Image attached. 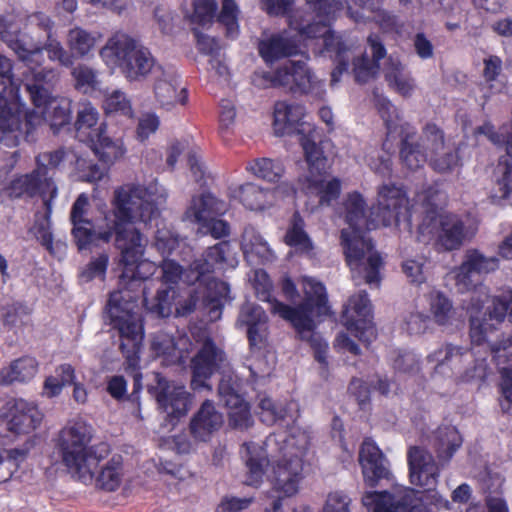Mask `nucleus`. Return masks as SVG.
Returning <instances> with one entry per match:
<instances>
[{
    "mask_svg": "<svg viewBox=\"0 0 512 512\" xmlns=\"http://www.w3.org/2000/svg\"><path fill=\"white\" fill-rule=\"evenodd\" d=\"M103 107L106 113H119L125 116L132 115L130 101L119 90H115L106 96Z\"/></svg>",
    "mask_w": 512,
    "mask_h": 512,
    "instance_id": "nucleus-64",
    "label": "nucleus"
},
{
    "mask_svg": "<svg viewBox=\"0 0 512 512\" xmlns=\"http://www.w3.org/2000/svg\"><path fill=\"white\" fill-rule=\"evenodd\" d=\"M75 126L78 138L87 143L106 130V125L99 123V112L91 103L81 104Z\"/></svg>",
    "mask_w": 512,
    "mask_h": 512,
    "instance_id": "nucleus-42",
    "label": "nucleus"
},
{
    "mask_svg": "<svg viewBox=\"0 0 512 512\" xmlns=\"http://www.w3.org/2000/svg\"><path fill=\"white\" fill-rule=\"evenodd\" d=\"M432 443L438 453L439 460L445 463L462 445V437L455 426L444 424L435 430Z\"/></svg>",
    "mask_w": 512,
    "mask_h": 512,
    "instance_id": "nucleus-44",
    "label": "nucleus"
},
{
    "mask_svg": "<svg viewBox=\"0 0 512 512\" xmlns=\"http://www.w3.org/2000/svg\"><path fill=\"white\" fill-rule=\"evenodd\" d=\"M427 359L436 364V371H464L463 378L466 381L483 378L487 370L485 359H476L474 353L452 344L439 347Z\"/></svg>",
    "mask_w": 512,
    "mask_h": 512,
    "instance_id": "nucleus-15",
    "label": "nucleus"
},
{
    "mask_svg": "<svg viewBox=\"0 0 512 512\" xmlns=\"http://www.w3.org/2000/svg\"><path fill=\"white\" fill-rule=\"evenodd\" d=\"M157 266L154 262L143 259L131 265L127 274V267H123L120 276V285L123 289L110 294L107 311L111 323L118 330L121 337L120 349L128 359H133L142 345L144 329L140 307L133 298L127 286L136 280H145L156 272Z\"/></svg>",
    "mask_w": 512,
    "mask_h": 512,
    "instance_id": "nucleus-6",
    "label": "nucleus"
},
{
    "mask_svg": "<svg viewBox=\"0 0 512 512\" xmlns=\"http://www.w3.org/2000/svg\"><path fill=\"white\" fill-rule=\"evenodd\" d=\"M497 185L501 194L499 198L509 199L512 198V163L502 157L496 168Z\"/></svg>",
    "mask_w": 512,
    "mask_h": 512,
    "instance_id": "nucleus-61",
    "label": "nucleus"
},
{
    "mask_svg": "<svg viewBox=\"0 0 512 512\" xmlns=\"http://www.w3.org/2000/svg\"><path fill=\"white\" fill-rule=\"evenodd\" d=\"M430 164L439 173L452 171L459 164V155L456 149L444 145V149L430 155Z\"/></svg>",
    "mask_w": 512,
    "mask_h": 512,
    "instance_id": "nucleus-58",
    "label": "nucleus"
},
{
    "mask_svg": "<svg viewBox=\"0 0 512 512\" xmlns=\"http://www.w3.org/2000/svg\"><path fill=\"white\" fill-rule=\"evenodd\" d=\"M227 210L226 204L212 194L206 193L192 198L185 212V218L205 227L214 216H220Z\"/></svg>",
    "mask_w": 512,
    "mask_h": 512,
    "instance_id": "nucleus-33",
    "label": "nucleus"
},
{
    "mask_svg": "<svg viewBox=\"0 0 512 512\" xmlns=\"http://www.w3.org/2000/svg\"><path fill=\"white\" fill-rule=\"evenodd\" d=\"M56 80L54 69L31 70L25 84L34 108L27 112L26 125L30 128L49 123L59 129L71 120V103L67 99L53 98L49 85Z\"/></svg>",
    "mask_w": 512,
    "mask_h": 512,
    "instance_id": "nucleus-9",
    "label": "nucleus"
},
{
    "mask_svg": "<svg viewBox=\"0 0 512 512\" xmlns=\"http://www.w3.org/2000/svg\"><path fill=\"white\" fill-rule=\"evenodd\" d=\"M389 86L402 96H410L415 89V81L398 58L390 56L383 68Z\"/></svg>",
    "mask_w": 512,
    "mask_h": 512,
    "instance_id": "nucleus-43",
    "label": "nucleus"
},
{
    "mask_svg": "<svg viewBox=\"0 0 512 512\" xmlns=\"http://www.w3.org/2000/svg\"><path fill=\"white\" fill-rule=\"evenodd\" d=\"M237 264L236 253L227 241H222L209 247L203 255L191 264V271L196 273L195 280L201 276L213 272L215 269L235 267Z\"/></svg>",
    "mask_w": 512,
    "mask_h": 512,
    "instance_id": "nucleus-28",
    "label": "nucleus"
},
{
    "mask_svg": "<svg viewBox=\"0 0 512 512\" xmlns=\"http://www.w3.org/2000/svg\"><path fill=\"white\" fill-rule=\"evenodd\" d=\"M428 301L434 321L441 326L450 325L455 315L450 299L442 292L431 291Z\"/></svg>",
    "mask_w": 512,
    "mask_h": 512,
    "instance_id": "nucleus-50",
    "label": "nucleus"
},
{
    "mask_svg": "<svg viewBox=\"0 0 512 512\" xmlns=\"http://www.w3.org/2000/svg\"><path fill=\"white\" fill-rule=\"evenodd\" d=\"M100 56L108 67L118 69L129 82L144 81L159 69L150 49L124 33L108 38Z\"/></svg>",
    "mask_w": 512,
    "mask_h": 512,
    "instance_id": "nucleus-8",
    "label": "nucleus"
},
{
    "mask_svg": "<svg viewBox=\"0 0 512 512\" xmlns=\"http://www.w3.org/2000/svg\"><path fill=\"white\" fill-rule=\"evenodd\" d=\"M38 372V362L33 357H23L13 361L9 367L0 370V383H25L32 380Z\"/></svg>",
    "mask_w": 512,
    "mask_h": 512,
    "instance_id": "nucleus-45",
    "label": "nucleus"
},
{
    "mask_svg": "<svg viewBox=\"0 0 512 512\" xmlns=\"http://www.w3.org/2000/svg\"><path fill=\"white\" fill-rule=\"evenodd\" d=\"M197 343L200 344V350L192 359V381L191 387L194 390L203 388L211 389L206 381L217 371L225 361L223 351L218 348L212 339L205 333L199 337Z\"/></svg>",
    "mask_w": 512,
    "mask_h": 512,
    "instance_id": "nucleus-18",
    "label": "nucleus"
},
{
    "mask_svg": "<svg viewBox=\"0 0 512 512\" xmlns=\"http://www.w3.org/2000/svg\"><path fill=\"white\" fill-rule=\"evenodd\" d=\"M285 241L288 245L302 252H308L312 249V242L304 231L303 220L296 214L294 215L292 226L286 233Z\"/></svg>",
    "mask_w": 512,
    "mask_h": 512,
    "instance_id": "nucleus-55",
    "label": "nucleus"
},
{
    "mask_svg": "<svg viewBox=\"0 0 512 512\" xmlns=\"http://www.w3.org/2000/svg\"><path fill=\"white\" fill-rule=\"evenodd\" d=\"M347 329L359 340L370 342L375 337L371 303L365 291L353 295L344 310Z\"/></svg>",
    "mask_w": 512,
    "mask_h": 512,
    "instance_id": "nucleus-20",
    "label": "nucleus"
},
{
    "mask_svg": "<svg viewBox=\"0 0 512 512\" xmlns=\"http://www.w3.org/2000/svg\"><path fill=\"white\" fill-rule=\"evenodd\" d=\"M241 248L245 258L251 264L266 263L274 259V253L267 241L253 227L245 228Z\"/></svg>",
    "mask_w": 512,
    "mask_h": 512,
    "instance_id": "nucleus-38",
    "label": "nucleus"
},
{
    "mask_svg": "<svg viewBox=\"0 0 512 512\" xmlns=\"http://www.w3.org/2000/svg\"><path fill=\"white\" fill-rule=\"evenodd\" d=\"M229 195L252 211H262L275 204L274 192L254 183L230 187Z\"/></svg>",
    "mask_w": 512,
    "mask_h": 512,
    "instance_id": "nucleus-34",
    "label": "nucleus"
},
{
    "mask_svg": "<svg viewBox=\"0 0 512 512\" xmlns=\"http://www.w3.org/2000/svg\"><path fill=\"white\" fill-rule=\"evenodd\" d=\"M154 94L158 103L168 110L177 104L184 105L187 101L186 89L172 75H164L156 81Z\"/></svg>",
    "mask_w": 512,
    "mask_h": 512,
    "instance_id": "nucleus-39",
    "label": "nucleus"
},
{
    "mask_svg": "<svg viewBox=\"0 0 512 512\" xmlns=\"http://www.w3.org/2000/svg\"><path fill=\"white\" fill-rule=\"evenodd\" d=\"M409 479L412 485L423 489L435 488L440 476V466L424 447L412 446L407 451Z\"/></svg>",
    "mask_w": 512,
    "mask_h": 512,
    "instance_id": "nucleus-21",
    "label": "nucleus"
},
{
    "mask_svg": "<svg viewBox=\"0 0 512 512\" xmlns=\"http://www.w3.org/2000/svg\"><path fill=\"white\" fill-rule=\"evenodd\" d=\"M400 158L409 170H417L427 160V153L420 148L415 129L407 123L401 125Z\"/></svg>",
    "mask_w": 512,
    "mask_h": 512,
    "instance_id": "nucleus-37",
    "label": "nucleus"
},
{
    "mask_svg": "<svg viewBox=\"0 0 512 512\" xmlns=\"http://www.w3.org/2000/svg\"><path fill=\"white\" fill-rule=\"evenodd\" d=\"M19 59L27 64L28 70L25 72V82L31 70H41L39 67L44 61L43 52L46 51L51 61H57L64 67H72L74 61L70 55L69 49L66 50L61 42L54 38L52 34L41 41V36L36 35L24 42L23 46H17Z\"/></svg>",
    "mask_w": 512,
    "mask_h": 512,
    "instance_id": "nucleus-16",
    "label": "nucleus"
},
{
    "mask_svg": "<svg viewBox=\"0 0 512 512\" xmlns=\"http://www.w3.org/2000/svg\"><path fill=\"white\" fill-rule=\"evenodd\" d=\"M407 205L408 199L401 187L392 183L383 184L378 189L377 206L372 211L375 219L372 222H376L378 226L396 224Z\"/></svg>",
    "mask_w": 512,
    "mask_h": 512,
    "instance_id": "nucleus-22",
    "label": "nucleus"
},
{
    "mask_svg": "<svg viewBox=\"0 0 512 512\" xmlns=\"http://www.w3.org/2000/svg\"><path fill=\"white\" fill-rule=\"evenodd\" d=\"M246 170L255 177L268 182L279 181L285 172L280 161L270 158L253 159L247 163Z\"/></svg>",
    "mask_w": 512,
    "mask_h": 512,
    "instance_id": "nucleus-49",
    "label": "nucleus"
},
{
    "mask_svg": "<svg viewBox=\"0 0 512 512\" xmlns=\"http://www.w3.org/2000/svg\"><path fill=\"white\" fill-rule=\"evenodd\" d=\"M304 301L297 307H290L271 297V282L267 273L256 270L254 288L257 297L268 303V309L289 321L303 340L310 342L315 351V358L320 363L326 362L327 343L314 332L319 317L329 313L327 293L324 285L313 278L304 277L302 280Z\"/></svg>",
    "mask_w": 512,
    "mask_h": 512,
    "instance_id": "nucleus-2",
    "label": "nucleus"
},
{
    "mask_svg": "<svg viewBox=\"0 0 512 512\" xmlns=\"http://www.w3.org/2000/svg\"><path fill=\"white\" fill-rule=\"evenodd\" d=\"M267 322V316L264 310L253 303H245L240 311L238 325L250 327L258 326L259 323Z\"/></svg>",
    "mask_w": 512,
    "mask_h": 512,
    "instance_id": "nucleus-62",
    "label": "nucleus"
},
{
    "mask_svg": "<svg viewBox=\"0 0 512 512\" xmlns=\"http://www.w3.org/2000/svg\"><path fill=\"white\" fill-rule=\"evenodd\" d=\"M462 263L465 264V269L470 268L480 276L495 271L499 266L497 257H487L478 250L466 251Z\"/></svg>",
    "mask_w": 512,
    "mask_h": 512,
    "instance_id": "nucleus-54",
    "label": "nucleus"
},
{
    "mask_svg": "<svg viewBox=\"0 0 512 512\" xmlns=\"http://www.w3.org/2000/svg\"><path fill=\"white\" fill-rule=\"evenodd\" d=\"M90 208L89 198L86 194H80L72 205L70 212V221L72 224V236L77 247L82 250L92 244H96L100 230H104L103 225L94 226L88 217Z\"/></svg>",
    "mask_w": 512,
    "mask_h": 512,
    "instance_id": "nucleus-23",
    "label": "nucleus"
},
{
    "mask_svg": "<svg viewBox=\"0 0 512 512\" xmlns=\"http://www.w3.org/2000/svg\"><path fill=\"white\" fill-rule=\"evenodd\" d=\"M491 351L502 375L500 405L504 412L512 415V338L493 345Z\"/></svg>",
    "mask_w": 512,
    "mask_h": 512,
    "instance_id": "nucleus-29",
    "label": "nucleus"
},
{
    "mask_svg": "<svg viewBox=\"0 0 512 512\" xmlns=\"http://www.w3.org/2000/svg\"><path fill=\"white\" fill-rule=\"evenodd\" d=\"M476 133L485 135L496 146L504 145L506 156L512 160V131L508 132L507 127H502L500 132H495L490 123H484L476 129Z\"/></svg>",
    "mask_w": 512,
    "mask_h": 512,
    "instance_id": "nucleus-60",
    "label": "nucleus"
},
{
    "mask_svg": "<svg viewBox=\"0 0 512 512\" xmlns=\"http://www.w3.org/2000/svg\"><path fill=\"white\" fill-rule=\"evenodd\" d=\"M420 148L430 155L433 152H439L444 149V135L443 132L433 124H427L422 132V135L417 138Z\"/></svg>",
    "mask_w": 512,
    "mask_h": 512,
    "instance_id": "nucleus-57",
    "label": "nucleus"
},
{
    "mask_svg": "<svg viewBox=\"0 0 512 512\" xmlns=\"http://www.w3.org/2000/svg\"><path fill=\"white\" fill-rule=\"evenodd\" d=\"M259 407L261 409V420L267 424H274L278 420H284L287 417L293 418V415H290V411H297V404L295 402L283 405L282 403L274 402L268 397L260 400Z\"/></svg>",
    "mask_w": 512,
    "mask_h": 512,
    "instance_id": "nucleus-51",
    "label": "nucleus"
},
{
    "mask_svg": "<svg viewBox=\"0 0 512 512\" xmlns=\"http://www.w3.org/2000/svg\"><path fill=\"white\" fill-rule=\"evenodd\" d=\"M176 299V290L173 287L158 290L155 297L148 299L144 297V302L149 311L160 317L171 315Z\"/></svg>",
    "mask_w": 512,
    "mask_h": 512,
    "instance_id": "nucleus-53",
    "label": "nucleus"
},
{
    "mask_svg": "<svg viewBox=\"0 0 512 512\" xmlns=\"http://www.w3.org/2000/svg\"><path fill=\"white\" fill-rule=\"evenodd\" d=\"M34 443L31 438L25 440L20 447L0 451V483L8 481L22 463Z\"/></svg>",
    "mask_w": 512,
    "mask_h": 512,
    "instance_id": "nucleus-47",
    "label": "nucleus"
},
{
    "mask_svg": "<svg viewBox=\"0 0 512 512\" xmlns=\"http://www.w3.org/2000/svg\"><path fill=\"white\" fill-rule=\"evenodd\" d=\"M224 419L214 406L206 400L190 421V432L198 441H207L223 425Z\"/></svg>",
    "mask_w": 512,
    "mask_h": 512,
    "instance_id": "nucleus-32",
    "label": "nucleus"
},
{
    "mask_svg": "<svg viewBox=\"0 0 512 512\" xmlns=\"http://www.w3.org/2000/svg\"><path fill=\"white\" fill-rule=\"evenodd\" d=\"M23 110V104L20 101L18 92L0 93V133L3 135L11 134L7 138L8 145H16L19 137L22 135V119H26V113ZM26 127H28L25 124Z\"/></svg>",
    "mask_w": 512,
    "mask_h": 512,
    "instance_id": "nucleus-26",
    "label": "nucleus"
},
{
    "mask_svg": "<svg viewBox=\"0 0 512 512\" xmlns=\"http://www.w3.org/2000/svg\"><path fill=\"white\" fill-rule=\"evenodd\" d=\"M359 462L365 481L374 486L375 483L388 475L386 460L374 442L367 439L362 443Z\"/></svg>",
    "mask_w": 512,
    "mask_h": 512,
    "instance_id": "nucleus-35",
    "label": "nucleus"
},
{
    "mask_svg": "<svg viewBox=\"0 0 512 512\" xmlns=\"http://www.w3.org/2000/svg\"><path fill=\"white\" fill-rule=\"evenodd\" d=\"M294 0H262L263 9L272 16L288 15L289 26L304 38H319L323 30L317 26L325 23L329 26L344 8L343 0H306V7L310 11H291Z\"/></svg>",
    "mask_w": 512,
    "mask_h": 512,
    "instance_id": "nucleus-10",
    "label": "nucleus"
},
{
    "mask_svg": "<svg viewBox=\"0 0 512 512\" xmlns=\"http://www.w3.org/2000/svg\"><path fill=\"white\" fill-rule=\"evenodd\" d=\"M488 298V295L484 288H480L479 295H473L470 300V304L467 307V310L470 314V336L472 342L481 344L487 338V334L489 331L494 329V325L492 323H488L486 319V314L481 317V309L485 300Z\"/></svg>",
    "mask_w": 512,
    "mask_h": 512,
    "instance_id": "nucleus-40",
    "label": "nucleus"
},
{
    "mask_svg": "<svg viewBox=\"0 0 512 512\" xmlns=\"http://www.w3.org/2000/svg\"><path fill=\"white\" fill-rule=\"evenodd\" d=\"M248 469L246 483L258 485L268 465L267 455L263 448L255 443H245L240 450Z\"/></svg>",
    "mask_w": 512,
    "mask_h": 512,
    "instance_id": "nucleus-41",
    "label": "nucleus"
},
{
    "mask_svg": "<svg viewBox=\"0 0 512 512\" xmlns=\"http://www.w3.org/2000/svg\"><path fill=\"white\" fill-rule=\"evenodd\" d=\"M414 496L413 489L402 487L393 492H366L361 502L368 512H429L417 505L408 508Z\"/></svg>",
    "mask_w": 512,
    "mask_h": 512,
    "instance_id": "nucleus-19",
    "label": "nucleus"
},
{
    "mask_svg": "<svg viewBox=\"0 0 512 512\" xmlns=\"http://www.w3.org/2000/svg\"><path fill=\"white\" fill-rule=\"evenodd\" d=\"M92 428L84 421L69 422L59 433L58 449L69 473L84 484L96 485L107 491H115L122 483L120 462H108L95 479V472L104 458L98 448L91 446Z\"/></svg>",
    "mask_w": 512,
    "mask_h": 512,
    "instance_id": "nucleus-3",
    "label": "nucleus"
},
{
    "mask_svg": "<svg viewBox=\"0 0 512 512\" xmlns=\"http://www.w3.org/2000/svg\"><path fill=\"white\" fill-rule=\"evenodd\" d=\"M190 341L187 336L177 338L167 332H157L151 339V351L156 357L163 359L165 364H173L182 360L189 352Z\"/></svg>",
    "mask_w": 512,
    "mask_h": 512,
    "instance_id": "nucleus-30",
    "label": "nucleus"
},
{
    "mask_svg": "<svg viewBox=\"0 0 512 512\" xmlns=\"http://www.w3.org/2000/svg\"><path fill=\"white\" fill-rule=\"evenodd\" d=\"M355 5H358L362 12H354L352 7H348V13L355 21L360 19L375 20L382 24L384 20V13L380 11V2L382 0H352Z\"/></svg>",
    "mask_w": 512,
    "mask_h": 512,
    "instance_id": "nucleus-59",
    "label": "nucleus"
},
{
    "mask_svg": "<svg viewBox=\"0 0 512 512\" xmlns=\"http://www.w3.org/2000/svg\"><path fill=\"white\" fill-rule=\"evenodd\" d=\"M351 498L342 491H333L327 495L326 501L321 512H352L350 509ZM307 509V507H303L298 509V511ZM308 510L312 512L309 508ZM297 512V510H294Z\"/></svg>",
    "mask_w": 512,
    "mask_h": 512,
    "instance_id": "nucleus-63",
    "label": "nucleus"
},
{
    "mask_svg": "<svg viewBox=\"0 0 512 512\" xmlns=\"http://www.w3.org/2000/svg\"><path fill=\"white\" fill-rule=\"evenodd\" d=\"M218 394L221 401L229 410L228 417L230 425L240 430L249 428L253 423L249 406L235 391L231 377H223L221 379Z\"/></svg>",
    "mask_w": 512,
    "mask_h": 512,
    "instance_id": "nucleus-27",
    "label": "nucleus"
},
{
    "mask_svg": "<svg viewBox=\"0 0 512 512\" xmlns=\"http://www.w3.org/2000/svg\"><path fill=\"white\" fill-rule=\"evenodd\" d=\"M265 78L274 87H284L292 92L322 98L325 95L324 81L319 79L305 61L289 60L277 67Z\"/></svg>",
    "mask_w": 512,
    "mask_h": 512,
    "instance_id": "nucleus-14",
    "label": "nucleus"
},
{
    "mask_svg": "<svg viewBox=\"0 0 512 512\" xmlns=\"http://www.w3.org/2000/svg\"><path fill=\"white\" fill-rule=\"evenodd\" d=\"M166 200L167 191L156 180L147 185L128 183L115 189L112 212L104 215L105 228L100 230L98 241L109 243L115 236L114 245L127 273L144 256L147 246L146 237L135 225H146L156 218Z\"/></svg>",
    "mask_w": 512,
    "mask_h": 512,
    "instance_id": "nucleus-1",
    "label": "nucleus"
},
{
    "mask_svg": "<svg viewBox=\"0 0 512 512\" xmlns=\"http://www.w3.org/2000/svg\"><path fill=\"white\" fill-rule=\"evenodd\" d=\"M71 75L75 80L76 89L84 93L91 92L98 87V72L86 64H79L74 67Z\"/></svg>",
    "mask_w": 512,
    "mask_h": 512,
    "instance_id": "nucleus-56",
    "label": "nucleus"
},
{
    "mask_svg": "<svg viewBox=\"0 0 512 512\" xmlns=\"http://www.w3.org/2000/svg\"><path fill=\"white\" fill-rule=\"evenodd\" d=\"M317 28L323 30L319 38L323 40L325 50L335 53L336 67L331 72V86L340 82L341 75L348 71L350 62L352 63V73L356 82L367 83L377 76L379 61L386 55V49L378 35L372 34L367 39L372 52V59H369L365 52L356 53L351 46L335 36L325 23L318 25Z\"/></svg>",
    "mask_w": 512,
    "mask_h": 512,
    "instance_id": "nucleus-7",
    "label": "nucleus"
},
{
    "mask_svg": "<svg viewBox=\"0 0 512 512\" xmlns=\"http://www.w3.org/2000/svg\"><path fill=\"white\" fill-rule=\"evenodd\" d=\"M95 155L106 164H113L126 153V148L120 139L113 140L106 135V130L88 142Z\"/></svg>",
    "mask_w": 512,
    "mask_h": 512,
    "instance_id": "nucleus-46",
    "label": "nucleus"
},
{
    "mask_svg": "<svg viewBox=\"0 0 512 512\" xmlns=\"http://www.w3.org/2000/svg\"><path fill=\"white\" fill-rule=\"evenodd\" d=\"M54 25L52 18L44 12L13 11L0 16V38L19 57L17 46H23L36 35L43 41L53 33Z\"/></svg>",
    "mask_w": 512,
    "mask_h": 512,
    "instance_id": "nucleus-13",
    "label": "nucleus"
},
{
    "mask_svg": "<svg viewBox=\"0 0 512 512\" xmlns=\"http://www.w3.org/2000/svg\"><path fill=\"white\" fill-rule=\"evenodd\" d=\"M474 234L475 230L466 226L458 215L431 208L418 227L417 239L426 244L433 241L438 250L452 251Z\"/></svg>",
    "mask_w": 512,
    "mask_h": 512,
    "instance_id": "nucleus-11",
    "label": "nucleus"
},
{
    "mask_svg": "<svg viewBox=\"0 0 512 512\" xmlns=\"http://www.w3.org/2000/svg\"><path fill=\"white\" fill-rule=\"evenodd\" d=\"M305 108L298 103L278 101L274 106L273 129L277 136L299 133V142L303 148L308 164L307 188L311 193L319 196L320 204H329L340 194V181L338 179L327 180L326 158L322 149L317 144V133L311 127L305 128L303 121Z\"/></svg>",
    "mask_w": 512,
    "mask_h": 512,
    "instance_id": "nucleus-4",
    "label": "nucleus"
},
{
    "mask_svg": "<svg viewBox=\"0 0 512 512\" xmlns=\"http://www.w3.org/2000/svg\"><path fill=\"white\" fill-rule=\"evenodd\" d=\"M45 212L37 213L35 215V222L30 229V232L40 241V243L47 249L52 248L53 236L51 232L50 216L52 213V201L45 199Z\"/></svg>",
    "mask_w": 512,
    "mask_h": 512,
    "instance_id": "nucleus-52",
    "label": "nucleus"
},
{
    "mask_svg": "<svg viewBox=\"0 0 512 512\" xmlns=\"http://www.w3.org/2000/svg\"><path fill=\"white\" fill-rule=\"evenodd\" d=\"M365 201L357 193L348 195L345 201L346 222L348 228L341 231V245L347 265L356 284L366 283L378 286L380 283V269L383 262L379 253L374 249L371 239L363 232V228L372 229L378 226L375 215L367 218Z\"/></svg>",
    "mask_w": 512,
    "mask_h": 512,
    "instance_id": "nucleus-5",
    "label": "nucleus"
},
{
    "mask_svg": "<svg viewBox=\"0 0 512 512\" xmlns=\"http://www.w3.org/2000/svg\"><path fill=\"white\" fill-rule=\"evenodd\" d=\"M259 54L266 63H273L282 58L299 53V44L288 31L272 34L258 43Z\"/></svg>",
    "mask_w": 512,
    "mask_h": 512,
    "instance_id": "nucleus-31",
    "label": "nucleus"
},
{
    "mask_svg": "<svg viewBox=\"0 0 512 512\" xmlns=\"http://www.w3.org/2000/svg\"><path fill=\"white\" fill-rule=\"evenodd\" d=\"M99 40V33L86 30L80 26L70 28L65 37L66 46L73 60L75 58H88L92 55Z\"/></svg>",
    "mask_w": 512,
    "mask_h": 512,
    "instance_id": "nucleus-36",
    "label": "nucleus"
},
{
    "mask_svg": "<svg viewBox=\"0 0 512 512\" xmlns=\"http://www.w3.org/2000/svg\"><path fill=\"white\" fill-rule=\"evenodd\" d=\"M7 429L15 434L28 435L35 431L43 420V413L34 402L22 398L8 400L0 411Z\"/></svg>",
    "mask_w": 512,
    "mask_h": 512,
    "instance_id": "nucleus-17",
    "label": "nucleus"
},
{
    "mask_svg": "<svg viewBox=\"0 0 512 512\" xmlns=\"http://www.w3.org/2000/svg\"><path fill=\"white\" fill-rule=\"evenodd\" d=\"M9 192L16 198L40 194L45 203V199L52 201L57 197V186L45 168L36 167L31 173L15 178L10 183Z\"/></svg>",
    "mask_w": 512,
    "mask_h": 512,
    "instance_id": "nucleus-24",
    "label": "nucleus"
},
{
    "mask_svg": "<svg viewBox=\"0 0 512 512\" xmlns=\"http://www.w3.org/2000/svg\"><path fill=\"white\" fill-rule=\"evenodd\" d=\"M154 396L159 408L171 417H181L187 414L192 397L183 385L159 377L154 387Z\"/></svg>",
    "mask_w": 512,
    "mask_h": 512,
    "instance_id": "nucleus-25",
    "label": "nucleus"
},
{
    "mask_svg": "<svg viewBox=\"0 0 512 512\" xmlns=\"http://www.w3.org/2000/svg\"><path fill=\"white\" fill-rule=\"evenodd\" d=\"M309 441L308 432L296 425L289 429L283 440L282 456L274 468V473L275 488L286 496H293L298 492Z\"/></svg>",
    "mask_w": 512,
    "mask_h": 512,
    "instance_id": "nucleus-12",
    "label": "nucleus"
},
{
    "mask_svg": "<svg viewBox=\"0 0 512 512\" xmlns=\"http://www.w3.org/2000/svg\"><path fill=\"white\" fill-rule=\"evenodd\" d=\"M75 380V369L70 364H61L55 369L54 374L45 378L42 394L47 398H55L62 393L65 386L72 385Z\"/></svg>",
    "mask_w": 512,
    "mask_h": 512,
    "instance_id": "nucleus-48",
    "label": "nucleus"
}]
</instances>
